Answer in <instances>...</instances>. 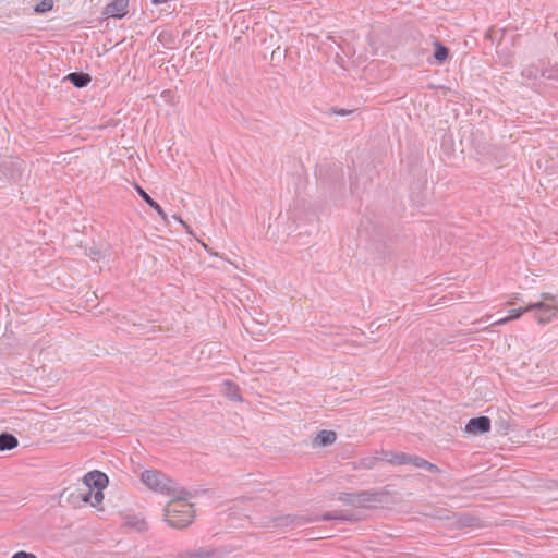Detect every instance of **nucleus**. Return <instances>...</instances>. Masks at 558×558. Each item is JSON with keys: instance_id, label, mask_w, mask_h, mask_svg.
<instances>
[{"instance_id": "obj_1", "label": "nucleus", "mask_w": 558, "mask_h": 558, "mask_svg": "<svg viewBox=\"0 0 558 558\" xmlns=\"http://www.w3.org/2000/svg\"><path fill=\"white\" fill-rule=\"evenodd\" d=\"M182 492L177 494V499L171 500L165 508V520L171 527H187L194 519L193 505L181 497Z\"/></svg>"}, {"instance_id": "obj_2", "label": "nucleus", "mask_w": 558, "mask_h": 558, "mask_svg": "<svg viewBox=\"0 0 558 558\" xmlns=\"http://www.w3.org/2000/svg\"><path fill=\"white\" fill-rule=\"evenodd\" d=\"M141 480L149 489L167 496H177L180 492L174 481L157 470H146Z\"/></svg>"}, {"instance_id": "obj_3", "label": "nucleus", "mask_w": 558, "mask_h": 558, "mask_svg": "<svg viewBox=\"0 0 558 558\" xmlns=\"http://www.w3.org/2000/svg\"><path fill=\"white\" fill-rule=\"evenodd\" d=\"M381 494L377 490H360L356 493H340L338 500L354 508H362L368 504L380 500Z\"/></svg>"}, {"instance_id": "obj_4", "label": "nucleus", "mask_w": 558, "mask_h": 558, "mask_svg": "<svg viewBox=\"0 0 558 558\" xmlns=\"http://www.w3.org/2000/svg\"><path fill=\"white\" fill-rule=\"evenodd\" d=\"M533 310H541V311H546V312H553L554 314L557 311L555 305H550V304H547L545 302L531 303V304H529L525 307H520V308L511 310L509 312L508 316L496 320L493 324V326L504 325V324H506V323H508V322H510L512 319L519 318L523 313L529 312V311H533Z\"/></svg>"}, {"instance_id": "obj_5", "label": "nucleus", "mask_w": 558, "mask_h": 558, "mask_svg": "<svg viewBox=\"0 0 558 558\" xmlns=\"http://www.w3.org/2000/svg\"><path fill=\"white\" fill-rule=\"evenodd\" d=\"M318 517H305L302 514H286L276 517L271 520L272 525L276 527H298L304 524L318 521Z\"/></svg>"}, {"instance_id": "obj_6", "label": "nucleus", "mask_w": 558, "mask_h": 558, "mask_svg": "<svg viewBox=\"0 0 558 558\" xmlns=\"http://www.w3.org/2000/svg\"><path fill=\"white\" fill-rule=\"evenodd\" d=\"M24 162L20 159L8 158L0 163V174L11 181H19L22 175Z\"/></svg>"}, {"instance_id": "obj_7", "label": "nucleus", "mask_w": 558, "mask_h": 558, "mask_svg": "<svg viewBox=\"0 0 558 558\" xmlns=\"http://www.w3.org/2000/svg\"><path fill=\"white\" fill-rule=\"evenodd\" d=\"M129 0H112L102 11L108 17L122 19L128 13Z\"/></svg>"}, {"instance_id": "obj_8", "label": "nucleus", "mask_w": 558, "mask_h": 558, "mask_svg": "<svg viewBox=\"0 0 558 558\" xmlns=\"http://www.w3.org/2000/svg\"><path fill=\"white\" fill-rule=\"evenodd\" d=\"M84 483L86 488L102 490L108 484V476L102 472L92 471L84 476Z\"/></svg>"}, {"instance_id": "obj_9", "label": "nucleus", "mask_w": 558, "mask_h": 558, "mask_svg": "<svg viewBox=\"0 0 558 558\" xmlns=\"http://www.w3.org/2000/svg\"><path fill=\"white\" fill-rule=\"evenodd\" d=\"M490 429V418L488 416H478L470 418L465 430L470 434H484Z\"/></svg>"}, {"instance_id": "obj_10", "label": "nucleus", "mask_w": 558, "mask_h": 558, "mask_svg": "<svg viewBox=\"0 0 558 558\" xmlns=\"http://www.w3.org/2000/svg\"><path fill=\"white\" fill-rule=\"evenodd\" d=\"M134 187L143 201L157 213L162 221L168 222V216L161 206L156 201H154L138 184L135 183Z\"/></svg>"}, {"instance_id": "obj_11", "label": "nucleus", "mask_w": 558, "mask_h": 558, "mask_svg": "<svg viewBox=\"0 0 558 558\" xmlns=\"http://www.w3.org/2000/svg\"><path fill=\"white\" fill-rule=\"evenodd\" d=\"M377 454H378L379 461H386L392 465L405 464V453L404 452L380 450V451H377Z\"/></svg>"}, {"instance_id": "obj_12", "label": "nucleus", "mask_w": 558, "mask_h": 558, "mask_svg": "<svg viewBox=\"0 0 558 558\" xmlns=\"http://www.w3.org/2000/svg\"><path fill=\"white\" fill-rule=\"evenodd\" d=\"M379 461L377 451L375 452V456H367L362 457L351 463L352 470L360 471V470H372L375 468L376 463Z\"/></svg>"}, {"instance_id": "obj_13", "label": "nucleus", "mask_w": 558, "mask_h": 558, "mask_svg": "<svg viewBox=\"0 0 558 558\" xmlns=\"http://www.w3.org/2000/svg\"><path fill=\"white\" fill-rule=\"evenodd\" d=\"M337 439V434L333 430L323 429L313 439L314 447H326L332 445Z\"/></svg>"}, {"instance_id": "obj_14", "label": "nucleus", "mask_w": 558, "mask_h": 558, "mask_svg": "<svg viewBox=\"0 0 558 558\" xmlns=\"http://www.w3.org/2000/svg\"><path fill=\"white\" fill-rule=\"evenodd\" d=\"M65 80L70 81L75 87L83 88V87H86L90 83L92 77L87 73L73 72V73L68 74Z\"/></svg>"}, {"instance_id": "obj_15", "label": "nucleus", "mask_w": 558, "mask_h": 558, "mask_svg": "<svg viewBox=\"0 0 558 558\" xmlns=\"http://www.w3.org/2000/svg\"><path fill=\"white\" fill-rule=\"evenodd\" d=\"M222 392L230 400L242 401L239 386L235 383L231 381V380L223 381V390H222Z\"/></svg>"}, {"instance_id": "obj_16", "label": "nucleus", "mask_w": 558, "mask_h": 558, "mask_svg": "<svg viewBox=\"0 0 558 558\" xmlns=\"http://www.w3.org/2000/svg\"><path fill=\"white\" fill-rule=\"evenodd\" d=\"M19 446L17 438L10 433L0 434V451L12 450Z\"/></svg>"}, {"instance_id": "obj_17", "label": "nucleus", "mask_w": 558, "mask_h": 558, "mask_svg": "<svg viewBox=\"0 0 558 558\" xmlns=\"http://www.w3.org/2000/svg\"><path fill=\"white\" fill-rule=\"evenodd\" d=\"M454 518H457V521L456 523L459 525V526H474L475 525V522H476V519L470 514H466V513H454L453 514Z\"/></svg>"}, {"instance_id": "obj_18", "label": "nucleus", "mask_w": 558, "mask_h": 558, "mask_svg": "<svg viewBox=\"0 0 558 558\" xmlns=\"http://www.w3.org/2000/svg\"><path fill=\"white\" fill-rule=\"evenodd\" d=\"M449 57V49L447 47H445L444 45H441L440 43L436 41L435 43V52H434V58L438 61V62H444L448 59Z\"/></svg>"}, {"instance_id": "obj_19", "label": "nucleus", "mask_w": 558, "mask_h": 558, "mask_svg": "<svg viewBox=\"0 0 558 558\" xmlns=\"http://www.w3.org/2000/svg\"><path fill=\"white\" fill-rule=\"evenodd\" d=\"M323 521H330V520H344V521H351L352 518L348 514H345L343 511H332V512H326L322 515Z\"/></svg>"}, {"instance_id": "obj_20", "label": "nucleus", "mask_w": 558, "mask_h": 558, "mask_svg": "<svg viewBox=\"0 0 558 558\" xmlns=\"http://www.w3.org/2000/svg\"><path fill=\"white\" fill-rule=\"evenodd\" d=\"M557 308V311L555 312V314L553 312H546V311H541V310H536L537 313L535 314V319L538 322V324H547L551 320L553 317H555L558 313V306H555Z\"/></svg>"}, {"instance_id": "obj_21", "label": "nucleus", "mask_w": 558, "mask_h": 558, "mask_svg": "<svg viewBox=\"0 0 558 558\" xmlns=\"http://www.w3.org/2000/svg\"><path fill=\"white\" fill-rule=\"evenodd\" d=\"M126 525L134 527L138 532H144L147 530V523L145 520L137 519L135 517L129 518L126 520Z\"/></svg>"}, {"instance_id": "obj_22", "label": "nucleus", "mask_w": 558, "mask_h": 558, "mask_svg": "<svg viewBox=\"0 0 558 558\" xmlns=\"http://www.w3.org/2000/svg\"><path fill=\"white\" fill-rule=\"evenodd\" d=\"M425 463L426 460L424 458L405 453V464H412L415 468L424 469Z\"/></svg>"}, {"instance_id": "obj_23", "label": "nucleus", "mask_w": 558, "mask_h": 558, "mask_svg": "<svg viewBox=\"0 0 558 558\" xmlns=\"http://www.w3.org/2000/svg\"><path fill=\"white\" fill-rule=\"evenodd\" d=\"M53 7L52 0H43L40 3H38L35 7V12L37 13H44L47 11H50Z\"/></svg>"}, {"instance_id": "obj_24", "label": "nucleus", "mask_w": 558, "mask_h": 558, "mask_svg": "<svg viewBox=\"0 0 558 558\" xmlns=\"http://www.w3.org/2000/svg\"><path fill=\"white\" fill-rule=\"evenodd\" d=\"M211 554L204 549V548H201L198 549L197 551H187L185 553V557L187 558H205V557H209Z\"/></svg>"}, {"instance_id": "obj_25", "label": "nucleus", "mask_w": 558, "mask_h": 558, "mask_svg": "<svg viewBox=\"0 0 558 558\" xmlns=\"http://www.w3.org/2000/svg\"><path fill=\"white\" fill-rule=\"evenodd\" d=\"M355 110H348V109H338L336 107L330 108L328 111H326V114H338V116H349L353 113Z\"/></svg>"}, {"instance_id": "obj_26", "label": "nucleus", "mask_w": 558, "mask_h": 558, "mask_svg": "<svg viewBox=\"0 0 558 558\" xmlns=\"http://www.w3.org/2000/svg\"><path fill=\"white\" fill-rule=\"evenodd\" d=\"M104 500V494L101 490H98L97 492H93V496H92V501H90V505L96 507L98 506L99 504H101V501Z\"/></svg>"}, {"instance_id": "obj_27", "label": "nucleus", "mask_w": 558, "mask_h": 558, "mask_svg": "<svg viewBox=\"0 0 558 558\" xmlns=\"http://www.w3.org/2000/svg\"><path fill=\"white\" fill-rule=\"evenodd\" d=\"M92 496H93V489H89V488H86V492H83V493H78L77 494V498H81L82 501L84 502H89L92 501Z\"/></svg>"}, {"instance_id": "obj_28", "label": "nucleus", "mask_w": 558, "mask_h": 558, "mask_svg": "<svg viewBox=\"0 0 558 558\" xmlns=\"http://www.w3.org/2000/svg\"><path fill=\"white\" fill-rule=\"evenodd\" d=\"M424 469L427 470L430 473H439L440 472V469L436 464H433V463H430L427 460H426V463L424 465Z\"/></svg>"}, {"instance_id": "obj_29", "label": "nucleus", "mask_w": 558, "mask_h": 558, "mask_svg": "<svg viewBox=\"0 0 558 558\" xmlns=\"http://www.w3.org/2000/svg\"><path fill=\"white\" fill-rule=\"evenodd\" d=\"M12 558H37L34 554L26 553V551H17L15 553Z\"/></svg>"}, {"instance_id": "obj_30", "label": "nucleus", "mask_w": 558, "mask_h": 558, "mask_svg": "<svg viewBox=\"0 0 558 558\" xmlns=\"http://www.w3.org/2000/svg\"><path fill=\"white\" fill-rule=\"evenodd\" d=\"M541 296L544 301H555L556 300V296L548 292L542 293Z\"/></svg>"}, {"instance_id": "obj_31", "label": "nucleus", "mask_w": 558, "mask_h": 558, "mask_svg": "<svg viewBox=\"0 0 558 558\" xmlns=\"http://www.w3.org/2000/svg\"><path fill=\"white\" fill-rule=\"evenodd\" d=\"M523 75H525V76H527V77H531V76L536 77V73H534V72H533V69H530V68H527V69H525V70L523 71Z\"/></svg>"}, {"instance_id": "obj_32", "label": "nucleus", "mask_w": 558, "mask_h": 558, "mask_svg": "<svg viewBox=\"0 0 558 558\" xmlns=\"http://www.w3.org/2000/svg\"><path fill=\"white\" fill-rule=\"evenodd\" d=\"M515 300H519V294H518V293H517V294H514V295L511 298V300H509V301L507 302V305H510V306H511V305H513V304L515 303Z\"/></svg>"}, {"instance_id": "obj_33", "label": "nucleus", "mask_w": 558, "mask_h": 558, "mask_svg": "<svg viewBox=\"0 0 558 558\" xmlns=\"http://www.w3.org/2000/svg\"><path fill=\"white\" fill-rule=\"evenodd\" d=\"M173 218H174V219H177V220H179V221H180L181 223H183L185 227H187V226H186V225L181 220V218H180V217H178V216H175V215H174V216H173Z\"/></svg>"}]
</instances>
